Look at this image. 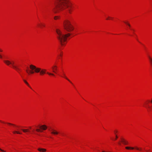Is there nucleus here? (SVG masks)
I'll return each mask as SVG.
<instances>
[{"label":"nucleus","mask_w":152,"mask_h":152,"mask_svg":"<svg viewBox=\"0 0 152 152\" xmlns=\"http://www.w3.org/2000/svg\"><path fill=\"white\" fill-rule=\"evenodd\" d=\"M149 60H150V63H151V64L152 66V58H151L150 57H149Z\"/></svg>","instance_id":"obj_21"},{"label":"nucleus","mask_w":152,"mask_h":152,"mask_svg":"<svg viewBox=\"0 0 152 152\" xmlns=\"http://www.w3.org/2000/svg\"><path fill=\"white\" fill-rule=\"evenodd\" d=\"M2 58V55L0 54V58Z\"/></svg>","instance_id":"obj_26"},{"label":"nucleus","mask_w":152,"mask_h":152,"mask_svg":"<svg viewBox=\"0 0 152 152\" xmlns=\"http://www.w3.org/2000/svg\"><path fill=\"white\" fill-rule=\"evenodd\" d=\"M6 124H7V125L9 126H12L13 127L15 128H18L19 127L18 126L14 124H13L8 123H7Z\"/></svg>","instance_id":"obj_12"},{"label":"nucleus","mask_w":152,"mask_h":152,"mask_svg":"<svg viewBox=\"0 0 152 152\" xmlns=\"http://www.w3.org/2000/svg\"><path fill=\"white\" fill-rule=\"evenodd\" d=\"M63 25L64 29L69 32L72 31L74 29V26L69 19H65L64 21Z\"/></svg>","instance_id":"obj_5"},{"label":"nucleus","mask_w":152,"mask_h":152,"mask_svg":"<svg viewBox=\"0 0 152 152\" xmlns=\"http://www.w3.org/2000/svg\"><path fill=\"white\" fill-rule=\"evenodd\" d=\"M12 133L14 134H22V133L21 132L18 131H14L12 132Z\"/></svg>","instance_id":"obj_17"},{"label":"nucleus","mask_w":152,"mask_h":152,"mask_svg":"<svg viewBox=\"0 0 152 152\" xmlns=\"http://www.w3.org/2000/svg\"><path fill=\"white\" fill-rule=\"evenodd\" d=\"M121 141L125 145H127L128 143V142L127 141H126L123 139H122Z\"/></svg>","instance_id":"obj_16"},{"label":"nucleus","mask_w":152,"mask_h":152,"mask_svg":"<svg viewBox=\"0 0 152 152\" xmlns=\"http://www.w3.org/2000/svg\"><path fill=\"white\" fill-rule=\"evenodd\" d=\"M135 148L137 150H140V151H141V150H142V148H138L137 147H135Z\"/></svg>","instance_id":"obj_23"},{"label":"nucleus","mask_w":152,"mask_h":152,"mask_svg":"<svg viewBox=\"0 0 152 152\" xmlns=\"http://www.w3.org/2000/svg\"><path fill=\"white\" fill-rule=\"evenodd\" d=\"M54 3L55 7L53 11L55 13L66 10L71 14L75 9V5L70 0H54Z\"/></svg>","instance_id":"obj_1"},{"label":"nucleus","mask_w":152,"mask_h":152,"mask_svg":"<svg viewBox=\"0 0 152 152\" xmlns=\"http://www.w3.org/2000/svg\"><path fill=\"white\" fill-rule=\"evenodd\" d=\"M47 128V126L45 125H43L39 126V128L36 129V131L39 132H42L43 130H46Z\"/></svg>","instance_id":"obj_7"},{"label":"nucleus","mask_w":152,"mask_h":152,"mask_svg":"<svg viewBox=\"0 0 152 152\" xmlns=\"http://www.w3.org/2000/svg\"><path fill=\"white\" fill-rule=\"evenodd\" d=\"M37 26L40 28H43L45 27L46 25L44 23L40 22L37 23Z\"/></svg>","instance_id":"obj_8"},{"label":"nucleus","mask_w":152,"mask_h":152,"mask_svg":"<svg viewBox=\"0 0 152 152\" xmlns=\"http://www.w3.org/2000/svg\"><path fill=\"white\" fill-rule=\"evenodd\" d=\"M21 130L24 133L32 134L34 132L35 130L32 126H30L25 127L24 128H22Z\"/></svg>","instance_id":"obj_6"},{"label":"nucleus","mask_w":152,"mask_h":152,"mask_svg":"<svg viewBox=\"0 0 152 152\" xmlns=\"http://www.w3.org/2000/svg\"><path fill=\"white\" fill-rule=\"evenodd\" d=\"M112 19L113 18L110 17H108L106 18V20H108L109 19Z\"/></svg>","instance_id":"obj_24"},{"label":"nucleus","mask_w":152,"mask_h":152,"mask_svg":"<svg viewBox=\"0 0 152 152\" xmlns=\"http://www.w3.org/2000/svg\"><path fill=\"white\" fill-rule=\"evenodd\" d=\"M0 122H1V123H3V124H5V123H4V122H3V121H0Z\"/></svg>","instance_id":"obj_27"},{"label":"nucleus","mask_w":152,"mask_h":152,"mask_svg":"<svg viewBox=\"0 0 152 152\" xmlns=\"http://www.w3.org/2000/svg\"><path fill=\"white\" fill-rule=\"evenodd\" d=\"M117 132V131H114L115 134V132Z\"/></svg>","instance_id":"obj_30"},{"label":"nucleus","mask_w":152,"mask_h":152,"mask_svg":"<svg viewBox=\"0 0 152 152\" xmlns=\"http://www.w3.org/2000/svg\"><path fill=\"white\" fill-rule=\"evenodd\" d=\"M125 148H126V149H131L133 150L134 149V148L133 147H125Z\"/></svg>","instance_id":"obj_18"},{"label":"nucleus","mask_w":152,"mask_h":152,"mask_svg":"<svg viewBox=\"0 0 152 152\" xmlns=\"http://www.w3.org/2000/svg\"><path fill=\"white\" fill-rule=\"evenodd\" d=\"M37 150L40 152H46L47 151L46 149L41 148H38Z\"/></svg>","instance_id":"obj_10"},{"label":"nucleus","mask_w":152,"mask_h":152,"mask_svg":"<svg viewBox=\"0 0 152 152\" xmlns=\"http://www.w3.org/2000/svg\"><path fill=\"white\" fill-rule=\"evenodd\" d=\"M23 81L24 82V83L28 86H29V85L28 83V82L26 80H24Z\"/></svg>","instance_id":"obj_19"},{"label":"nucleus","mask_w":152,"mask_h":152,"mask_svg":"<svg viewBox=\"0 0 152 152\" xmlns=\"http://www.w3.org/2000/svg\"><path fill=\"white\" fill-rule=\"evenodd\" d=\"M29 68L30 69L27 68L26 70V72L29 75L33 74L35 72L38 73L39 72L40 75H44L46 73V69H41V68L37 67L33 65H30Z\"/></svg>","instance_id":"obj_3"},{"label":"nucleus","mask_w":152,"mask_h":152,"mask_svg":"<svg viewBox=\"0 0 152 152\" xmlns=\"http://www.w3.org/2000/svg\"><path fill=\"white\" fill-rule=\"evenodd\" d=\"M119 145H121V143H119Z\"/></svg>","instance_id":"obj_31"},{"label":"nucleus","mask_w":152,"mask_h":152,"mask_svg":"<svg viewBox=\"0 0 152 152\" xmlns=\"http://www.w3.org/2000/svg\"><path fill=\"white\" fill-rule=\"evenodd\" d=\"M0 52H3V50L1 48H0Z\"/></svg>","instance_id":"obj_28"},{"label":"nucleus","mask_w":152,"mask_h":152,"mask_svg":"<svg viewBox=\"0 0 152 152\" xmlns=\"http://www.w3.org/2000/svg\"><path fill=\"white\" fill-rule=\"evenodd\" d=\"M53 18L55 20H59L60 19V16H55Z\"/></svg>","instance_id":"obj_15"},{"label":"nucleus","mask_w":152,"mask_h":152,"mask_svg":"<svg viewBox=\"0 0 152 152\" xmlns=\"http://www.w3.org/2000/svg\"><path fill=\"white\" fill-rule=\"evenodd\" d=\"M57 66L56 65L53 66L52 67V70L53 72L56 73L57 71Z\"/></svg>","instance_id":"obj_11"},{"label":"nucleus","mask_w":152,"mask_h":152,"mask_svg":"<svg viewBox=\"0 0 152 152\" xmlns=\"http://www.w3.org/2000/svg\"><path fill=\"white\" fill-rule=\"evenodd\" d=\"M118 138V136H117V135H116V138L115 139V140H116Z\"/></svg>","instance_id":"obj_29"},{"label":"nucleus","mask_w":152,"mask_h":152,"mask_svg":"<svg viewBox=\"0 0 152 152\" xmlns=\"http://www.w3.org/2000/svg\"><path fill=\"white\" fill-rule=\"evenodd\" d=\"M47 73L49 75H52V76H54V74L51 73H50L48 72H47Z\"/></svg>","instance_id":"obj_20"},{"label":"nucleus","mask_w":152,"mask_h":152,"mask_svg":"<svg viewBox=\"0 0 152 152\" xmlns=\"http://www.w3.org/2000/svg\"><path fill=\"white\" fill-rule=\"evenodd\" d=\"M56 32L57 34L58 39L61 44L62 46H65L67 43L68 37L70 36V34L68 33L66 34H64L63 33L61 30L59 29H57Z\"/></svg>","instance_id":"obj_2"},{"label":"nucleus","mask_w":152,"mask_h":152,"mask_svg":"<svg viewBox=\"0 0 152 152\" xmlns=\"http://www.w3.org/2000/svg\"><path fill=\"white\" fill-rule=\"evenodd\" d=\"M4 62L6 65L10 66L11 68L16 70L18 73H20V69L19 67L18 64L13 60L10 61L4 60Z\"/></svg>","instance_id":"obj_4"},{"label":"nucleus","mask_w":152,"mask_h":152,"mask_svg":"<svg viewBox=\"0 0 152 152\" xmlns=\"http://www.w3.org/2000/svg\"><path fill=\"white\" fill-rule=\"evenodd\" d=\"M51 133L52 134L56 135L58 134L59 133L56 130L53 129L51 131Z\"/></svg>","instance_id":"obj_13"},{"label":"nucleus","mask_w":152,"mask_h":152,"mask_svg":"<svg viewBox=\"0 0 152 152\" xmlns=\"http://www.w3.org/2000/svg\"><path fill=\"white\" fill-rule=\"evenodd\" d=\"M124 23H126V24L127 25H128L129 26V27L130 28L131 25L129 23H128L127 22H124Z\"/></svg>","instance_id":"obj_22"},{"label":"nucleus","mask_w":152,"mask_h":152,"mask_svg":"<svg viewBox=\"0 0 152 152\" xmlns=\"http://www.w3.org/2000/svg\"><path fill=\"white\" fill-rule=\"evenodd\" d=\"M61 76L64 78L65 79H66V80H67L68 81H69L70 83H72V82H71V81L66 77V76L65 74L63 73Z\"/></svg>","instance_id":"obj_9"},{"label":"nucleus","mask_w":152,"mask_h":152,"mask_svg":"<svg viewBox=\"0 0 152 152\" xmlns=\"http://www.w3.org/2000/svg\"><path fill=\"white\" fill-rule=\"evenodd\" d=\"M63 52L62 51H61L60 52V53H59V56H58V58L59 59H61L63 56Z\"/></svg>","instance_id":"obj_14"},{"label":"nucleus","mask_w":152,"mask_h":152,"mask_svg":"<svg viewBox=\"0 0 152 152\" xmlns=\"http://www.w3.org/2000/svg\"><path fill=\"white\" fill-rule=\"evenodd\" d=\"M0 151L3 152H5L6 151L3 150L2 149L0 148Z\"/></svg>","instance_id":"obj_25"}]
</instances>
